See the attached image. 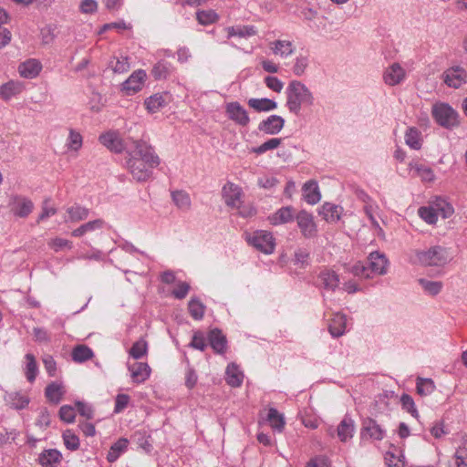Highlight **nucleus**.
I'll return each instance as SVG.
<instances>
[{"label": "nucleus", "instance_id": "obj_1", "mask_svg": "<svg viewBox=\"0 0 467 467\" xmlns=\"http://www.w3.org/2000/svg\"><path fill=\"white\" fill-rule=\"evenodd\" d=\"M161 161L153 148L141 140H135L133 147L127 150L125 166L137 182L148 181Z\"/></svg>", "mask_w": 467, "mask_h": 467}, {"label": "nucleus", "instance_id": "obj_2", "mask_svg": "<svg viewBox=\"0 0 467 467\" xmlns=\"http://www.w3.org/2000/svg\"><path fill=\"white\" fill-rule=\"evenodd\" d=\"M285 94V107L295 115H298L303 107H311L315 102L313 92L299 80L290 81Z\"/></svg>", "mask_w": 467, "mask_h": 467}, {"label": "nucleus", "instance_id": "obj_3", "mask_svg": "<svg viewBox=\"0 0 467 467\" xmlns=\"http://www.w3.org/2000/svg\"><path fill=\"white\" fill-rule=\"evenodd\" d=\"M388 265L389 261L384 254L373 252L368 257V264L357 262L352 265H347L346 270L359 278L369 279L375 275H385L388 271Z\"/></svg>", "mask_w": 467, "mask_h": 467}, {"label": "nucleus", "instance_id": "obj_4", "mask_svg": "<svg viewBox=\"0 0 467 467\" xmlns=\"http://www.w3.org/2000/svg\"><path fill=\"white\" fill-rule=\"evenodd\" d=\"M411 261L421 265L441 266L451 261V256L446 248L436 245L427 250H415Z\"/></svg>", "mask_w": 467, "mask_h": 467}, {"label": "nucleus", "instance_id": "obj_5", "mask_svg": "<svg viewBox=\"0 0 467 467\" xmlns=\"http://www.w3.org/2000/svg\"><path fill=\"white\" fill-rule=\"evenodd\" d=\"M246 242L258 251L271 254L275 249V239L271 232L256 230L253 233H245Z\"/></svg>", "mask_w": 467, "mask_h": 467}, {"label": "nucleus", "instance_id": "obj_6", "mask_svg": "<svg viewBox=\"0 0 467 467\" xmlns=\"http://www.w3.org/2000/svg\"><path fill=\"white\" fill-rule=\"evenodd\" d=\"M435 121L446 129H453L459 125V114L447 103H436L432 107Z\"/></svg>", "mask_w": 467, "mask_h": 467}, {"label": "nucleus", "instance_id": "obj_7", "mask_svg": "<svg viewBox=\"0 0 467 467\" xmlns=\"http://www.w3.org/2000/svg\"><path fill=\"white\" fill-rule=\"evenodd\" d=\"M445 85L452 88H460L467 83V70L460 65L445 69L441 75Z\"/></svg>", "mask_w": 467, "mask_h": 467}, {"label": "nucleus", "instance_id": "obj_8", "mask_svg": "<svg viewBox=\"0 0 467 467\" xmlns=\"http://www.w3.org/2000/svg\"><path fill=\"white\" fill-rule=\"evenodd\" d=\"M296 220L297 227L305 238L310 239L317 235V226L311 213L302 210L296 215Z\"/></svg>", "mask_w": 467, "mask_h": 467}, {"label": "nucleus", "instance_id": "obj_9", "mask_svg": "<svg viewBox=\"0 0 467 467\" xmlns=\"http://www.w3.org/2000/svg\"><path fill=\"white\" fill-rule=\"evenodd\" d=\"M146 72L142 69L135 70L127 80L121 84L120 90L126 96H132L141 90L146 79Z\"/></svg>", "mask_w": 467, "mask_h": 467}, {"label": "nucleus", "instance_id": "obj_10", "mask_svg": "<svg viewBox=\"0 0 467 467\" xmlns=\"http://www.w3.org/2000/svg\"><path fill=\"white\" fill-rule=\"evenodd\" d=\"M222 195L227 206L231 208H240L244 196L243 190L240 186L228 182L222 189Z\"/></svg>", "mask_w": 467, "mask_h": 467}, {"label": "nucleus", "instance_id": "obj_11", "mask_svg": "<svg viewBox=\"0 0 467 467\" xmlns=\"http://www.w3.org/2000/svg\"><path fill=\"white\" fill-rule=\"evenodd\" d=\"M225 113L236 125L246 127L250 123L247 110L237 101L226 103Z\"/></svg>", "mask_w": 467, "mask_h": 467}, {"label": "nucleus", "instance_id": "obj_12", "mask_svg": "<svg viewBox=\"0 0 467 467\" xmlns=\"http://www.w3.org/2000/svg\"><path fill=\"white\" fill-rule=\"evenodd\" d=\"M99 141L114 153H121L125 150L123 140L117 130H109L101 133L99 136Z\"/></svg>", "mask_w": 467, "mask_h": 467}, {"label": "nucleus", "instance_id": "obj_13", "mask_svg": "<svg viewBox=\"0 0 467 467\" xmlns=\"http://www.w3.org/2000/svg\"><path fill=\"white\" fill-rule=\"evenodd\" d=\"M284 126L285 119L283 117L270 115L259 123L258 130L267 135H276L283 130Z\"/></svg>", "mask_w": 467, "mask_h": 467}, {"label": "nucleus", "instance_id": "obj_14", "mask_svg": "<svg viewBox=\"0 0 467 467\" xmlns=\"http://www.w3.org/2000/svg\"><path fill=\"white\" fill-rule=\"evenodd\" d=\"M406 78V70L399 63L389 66L383 73V80L389 86H396Z\"/></svg>", "mask_w": 467, "mask_h": 467}, {"label": "nucleus", "instance_id": "obj_15", "mask_svg": "<svg viewBox=\"0 0 467 467\" xmlns=\"http://www.w3.org/2000/svg\"><path fill=\"white\" fill-rule=\"evenodd\" d=\"M128 370L132 382L140 384L145 382L150 376L151 369L146 362H134L128 364Z\"/></svg>", "mask_w": 467, "mask_h": 467}, {"label": "nucleus", "instance_id": "obj_16", "mask_svg": "<svg viewBox=\"0 0 467 467\" xmlns=\"http://www.w3.org/2000/svg\"><path fill=\"white\" fill-rule=\"evenodd\" d=\"M272 53L281 58L291 57L296 50L295 45L290 40H275L269 43Z\"/></svg>", "mask_w": 467, "mask_h": 467}, {"label": "nucleus", "instance_id": "obj_17", "mask_svg": "<svg viewBox=\"0 0 467 467\" xmlns=\"http://www.w3.org/2000/svg\"><path fill=\"white\" fill-rule=\"evenodd\" d=\"M170 99L168 93H156L144 100V106L149 113H156L168 105Z\"/></svg>", "mask_w": 467, "mask_h": 467}, {"label": "nucleus", "instance_id": "obj_18", "mask_svg": "<svg viewBox=\"0 0 467 467\" xmlns=\"http://www.w3.org/2000/svg\"><path fill=\"white\" fill-rule=\"evenodd\" d=\"M336 433L341 442H348L355 433L354 420L350 417L345 416L337 425Z\"/></svg>", "mask_w": 467, "mask_h": 467}, {"label": "nucleus", "instance_id": "obj_19", "mask_svg": "<svg viewBox=\"0 0 467 467\" xmlns=\"http://www.w3.org/2000/svg\"><path fill=\"white\" fill-rule=\"evenodd\" d=\"M42 69L41 63L35 58H30L21 63L18 67L19 74L26 78H36Z\"/></svg>", "mask_w": 467, "mask_h": 467}, {"label": "nucleus", "instance_id": "obj_20", "mask_svg": "<svg viewBox=\"0 0 467 467\" xmlns=\"http://www.w3.org/2000/svg\"><path fill=\"white\" fill-rule=\"evenodd\" d=\"M409 170L412 176L420 177L423 182H432L435 179L433 171L418 161H410Z\"/></svg>", "mask_w": 467, "mask_h": 467}, {"label": "nucleus", "instance_id": "obj_21", "mask_svg": "<svg viewBox=\"0 0 467 467\" xmlns=\"http://www.w3.org/2000/svg\"><path fill=\"white\" fill-rule=\"evenodd\" d=\"M295 218V211L291 206L282 207L268 217L269 223L272 225L287 223L292 222Z\"/></svg>", "mask_w": 467, "mask_h": 467}, {"label": "nucleus", "instance_id": "obj_22", "mask_svg": "<svg viewBox=\"0 0 467 467\" xmlns=\"http://www.w3.org/2000/svg\"><path fill=\"white\" fill-rule=\"evenodd\" d=\"M347 330V317L341 313H336L328 325V331L333 337H342Z\"/></svg>", "mask_w": 467, "mask_h": 467}, {"label": "nucleus", "instance_id": "obj_23", "mask_svg": "<svg viewBox=\"0 0 467 467\" xmlns=\"http://www.w3.org/2000/svg\"><path fill=\"white\" fill-rule=\"evenodd\" d=\"M228 38L238 36L240 38H249L257 34V28L253 25H238L228 26L226 29Z\"/></svg>", "mask_w": 467, "mask_h": 467}, {"label": "nucleus", "instance_id": "obj_24", "mask_svg": "<svg viewBox=\"0 0 467 467\" xmlns=\"http://www.w3.org/2000/svg\"><path fill=\"white\" fill-rule=\"evenodd\" d=\"M318 278L322 286L330 291H335L340 284L338 275L331 269H324L320 272Z\"/></svg>", "mask_w": 467, "mask_h": 467}, {"label": "nucleus", "instance_id": "obj_25", "mask_svg": "<svg viewBox=\"0 0 467 467\" xmlns=\"http://www.w3.org/2000/svg\"><path fill=\"white\" fill-rule=\"evenodd\" d=\"M4 400L6 405L15 410L25 409L29 403V398L17 391L6 392Z\"/></svg>", "mask_w": 467, "mask_h": 467}, {"label": "nucleus", "instance_id": "obj_26", "mask_svg": "<svg viewBox=\"0 0 467 467\" xmlns=\"http://www.w3.org/2000/svg\"><path fill=\"white\" fill-rule=\"evenodd\" d=\"M303 198L311 205L317 203L321 199L318 185L315 181H308L303 185Z\"/></svg>", "mask_w": 467, "mask_h": 467}, {"label": "nucleus", "instance_id": "obj_27", "mask_svg": "<svg viewBox=\"0 0 467 467\" xmlns=\"http://www.w3.org/2000/svg\"><path fill=\"white\" fill-rule=\"evenodd\" d=\"M65 387L59 382H51L45 389V395L47 400L54 404H58L65 394Z\"/></svg>", "mask_w": 467, "mask_h": 467}, {"label": "nucleus", "instance_id": "obj_28", "mask_svg": "<svg viewBox=\"0 0 467 467\" xmlns=\"http://www.w3.org/2000/svg\"><path fill=\"white\" fill-rule=\"evenodd\" d=\"M225 380L231 387H240L244 380V374L237 365L231 363L225 370Z\"/></svg>", "mask_w": 467, "mask_h": 467}, {"label": "nucleus", "instance_id": "obj_29", "mask_svg": "<svg viewBox=\"0 0 467 467\" xmlns=\"http://www.w3.org/2000/svg\"><path fill=\"white\" fill-rule=\"evenodd\" d=\"M129 444L130 441L128 439L119 438L110 446L107 454V461L109 462H116L120 457V455H122L127 451Z\"/></svg>", "mask_w": 467, "mask_h": 467}, {"label": "nucleus", "instance_id": "obj_30", "mask_svg": "<svg viewBox=\"0 0 467 467\" xmlns=\"http://www.w3.org/2000/svg\"><path fill=\"white\" fill-rule=\"evenodd\" d=\"M405 143L412 150H420L422 146L421 132L415 127H410L405 131Z\"/></svg>", "mask_w": 467, "mask_h": 467}, {"label": "nucleus", "instance_id": "obj_31", "mask_svg": "<svg viewBox=\"0 0 467 467\" xmlns=\"http://www.w3.org/2000/svg\"><path fill=\"white\" fill-rule=\"evenodd\" d=\"M23 90V85L18 81H8L0 87V96L5 100H9L13 97L20 94Z\"/></svg>", "mask_w": 467, "mask_h": 467}, {"label": "nucleus", "instance_id": "obj_32", "mask_svg": "<svg viewBox=\"0 0 467 467\" xmlns=\"http://www.w3.org/2000/svg\"><path fill=\"white\" fill-rule=\"evenodd\" d=\"M248 106L258 112L271 111L277 108V103L270 99H250L248 100Z\"/></svg>", "mask_w": 467, "mask_h": 467}, {"label": "nucleus", "instance_id": "obj_33", "mask_svg": "<svg viewBox=\"0 0 467 467\" xmlns=\"http://www.w3.org/2000/svg\"><path fill=\"white\" fill-rule=\"evenodd\" d=\"M342 207L330 202L322 205L321 214L324 219L329 223H335L340 219Z\"/></svg>", "mask_w": 467, "mask_h": 467}, {"label": "nucleus", "instance_id": "obj_34", "mask_svg": "<svg viewBox=\"0 0 467 467\" xmlns=\"http://www.w3.org/2000/svg\"><path fill=\"white\" fill-rule=\"evenodd\" d=\"M266 420L275 431L282 432L284 431L285 425V417L276 409H269Z\"/></svg>", "mask_w": 467, "mask_h": 467}, {"label": "nucleus", "instance_id": "obj_35", "mask_svg": "<svg viewBox=\"0 0 467 467\" xmlns=\"http://www.w3.org/2000/svg\"><path fill=\"white\" fill-rule=\"evenodd\" d=\"M209 342L213 349L217 353H223L226 349V338L218 329L211 330L209 333Z\"/></svg>", "mask_w": 467, "mask_h": 467}, {"label": "nucleus", "instance_id": "obj_36", "mask_svg": "<svg viewBox=\"0 0 467 467\" xmlns=\"http://www.w3.org/2000/svg\"><path fill=\"white\" fill-rule=\"evenodd\" d=\"M173 70L174 67L171 63L165 60H160L154 65L151 74L155 79H164L167 78Z\"/></svg>", "mask_w": 467, "mask_h": 467}, {"label": "nucleus", "instance_id": "obj_37", "mask_svg": "<svg viewBox=\"0 0 467 467\" xmlns=\"http://www.w3.org/2000/svg\"><path fill=\"white\" fill-rule=\"evenodd\" d=\"M88 209L75 204L67 209V216L65 217L66 222H79L88 218Z\"/></svg>", "mask_w": 467, "mask_h": 467}, {"label": "nucleus", "instance_id": "obj_38", "mask_svg": "<svg viewBox=\"0 0 467 467\" xmlns=\"http://www.w3.org/2000/svg\"><path fill=\"white\" fill-rule=\"evenodd\" d=\"M26 366H25V375L26 379L29 382H34L37 374H38V366L36 360V358L33 354L27 353L25 356Z\"/></svg>", "mask_w": 467, "mask_h": 467}, {"label": "nucleus", "instance_id": "obj_39", "mask_svg": "<svg viewBox=\"0 0 467 467\" xmlns=\"http://www.w3.org/2000/svg\"><path fill=\"white\" fill-rule=\"evenodd\" d=\"M436 389V385L431 379L418 377L416 379V390L420 396H429Z\"/></svg>", "mask_w": 467, "mask_h": 467}, {"label": "nucleus", "instance_id": "obj_40", "mask_svg": "<svg viewBox=\"0 0 467 467\" xmlns=\"http://www.w3.org/2000/svg\"><path fill=\"white\" fill-rule=\"evenodd\" d=\"M82 135L78 131L70 129L66 141V147L67 150L72 152H78L79 150L82 148Z\"/></svg>", "mask_w": 467, "mask_h": 467}, {"label": "nucleus", "instance_id": "obj_41", "mask_svg": "<svg viewBox=\"0 0 467 467\" xmlns=\"http://www.w3.org/2000/svg\"><path fill=\"white\" fill-rule=\"evenodd\" d=\"M94 356V353L90 348L86 345H78L72 350V359L77 363L85 362Z\"/></svg>", "mask_w": 467, "mask_h": 467}, {"label": "nucleus", "instance_id": "obj_42", "mask_svg": "<svg viewBox=\"0 0 467 467\" xmlns=\"http://www.w3.org/2000/svg\"><path fill=\"white\" fill-rule=\"evenodd\" d=\"M174 204L182 211H189L192 205L190 195L184 191H174L171 192Z\"/></svg>", "mask_w": 467, "mask_h": 467}, {"label": "nucleus", "instance_id": "obj_43", "mask_svg": "<svg viewBox=\"0 0 467 467\" xmlns=\"http://www.w3.org/2000/svg\"><path fill=\"white\" fill-rule=\"evenodd\" d=\"M431 205L435 210L436 214L438 216L441 215L443 218L450 217L454 212L453 207L441 198H436Z\"/></svg>", "mask_w": 467, "mask_h": 467}, {"label": "nucleus", "instance_id": "obj_44", "mask_svg": "<svg viewBox=\"0 0 467 467\" xmlns=\"http://www.w3.org/2000/svg\"><path fill=\"white\" fill-rule=\"evenodd\" d=\"M148 354V342L144 338H140L133 343L129 350V356L133 359H140Z\"/></svg>", "mask_w": 467, "mask_h": 467}, {"label": "nucleus", "instance_id": "obj_45", "mask_svg": "<svg viewBox=\"0 0 467 467\" xmlns=\"http://www.w3.org/2000/svg\"><path fill=\"white\" fill-rule=\"evenodd\" d=\"M34 204L27 198H16L14 213L19 217H26L33 210Z\"/></svg>", "mask_w": 467, "mask_h": 467}, {"label": "nucleus", "instance_id": "obj_46", "mask_svg": "<svg viewBox=\"0 0 467 467\" xmlns=\"http://www.w3.org/2000/svg\"><path fill=\"white\" fill-rule=\"evenodd\" d=\"M419 284L423 291L430 296L438 295L443 286L442 282L441 281H431L426 278L419 279Z\"/></svg>", "mask_w": 467, "mask_h": 467}, {"label": "nucleus", "instance_id": "obj_47", "mask_svg": "<svg viewBox=\"0 0 467 467\" xmlns=\"http://www.w3.org/2000/svg\"><path fill=\"white\" fill-rule=\"evenodd\" d=\"M368 436L376 441H381L385 437V431L375 421L370 420L364 427Z\"/></svg>", "mask_w": 467, "mask_h": 467}, {"label": "nucleus", "instance_id": "obj_48", "mask_svg": "<svg viewBox=\"0 0 467 467\" xmlns=\"http://www.w3.org/2000/svg\"><path fill=\"white\" fill-rule=\"evenodd\" d=\"M282 140H283L281 138L269 139L260 146L252 148L251 151L258 155H261L268 150H272L278 148L281 145Z\"/></svg>", "mask_w": 467, "mask_h": 467}, {"label": "nucleus", "instance_id": "obj_49", "mask_svg": "<svg viewBox=\"0 0 467 467\" xmlns=\"http://www.w3.org/2000/svg\"><path fill=\"white\" fill-rule=\"evenodd\" d=\"M419 216L429 224H435L438 220V215L435 210L430 204L429 206L420 207L418 210Z\"/></svg>", "mask_w": 467, "mask_h": 467}, {"label": "nucleus", "instance_id": "obj_50", "mask_svg": "<svg viewBox=\"0 0 467 467\" xmlns=\"http://www.w3.org/2000/svg\"><path fill=\"white\" fill-rule=\"evenodd\" d=\"M188 308L190 315L195 320H201L203 317L205 307L200 300L195 298L191 299L188 304Z\"/></svg>", "mask_w": 467, "mask_h": 467}, {"label": "nucleus", "instance_id": "obj_51", "mask_svg": "<svg viewBox=\"0 0 467 467\" xmlns=\"http://www.w3.org/2000/svg\"><path fill=\"white\" fill-rule=\"evenodd\" d=\"M196 18L201 25L207 26L215 23L219 16L213 10H202L196 13Z\"/></svg>", "mask_w": 467, "mask_h": 467}, {"label": "nucleus", "instance_id": "obj_52", "mask_svg": "<svg viewBox=\"0 0 467 467\" xmlns=\"http://www.w3.org/2000/svg\"><path fill=\"white\" fill-rule=\"evenodd\" d=\"M60 453L57 450H48L43 452L39 457L41 465L48 467L59 462Z\"/></svg>", "mask_w": 467, "mask_h": 467}, {"label": "nucleus", "instance_id": "obj_53", "mask_svg": "<svg viewBox=\"0 0 467 467\" xmlns=\"http://www.w3.org/2000/svg\"><path fill=\"white\" fill-rule=\"evenodd\" d=\"M63 441L67 449L70 451H76L79 447L78 437L71 431L67 430L63 432Z\"/></svg>", "mask_w": 467, "mask_h": 467}, {"label": "nucleus", "instance_id": "obj_54", "mask_svg": "<svg viewBox=\"0 0 467 467\" xmlns=\"http://www.w3.org/2000/svg\"><path fill=\"white\" fill-rule=\"evenodd\" d=\"M400 402H401L402 408L404 410H406L409 413H410L411 416H413L414 418L419 417V412L416 409L415 402H414L413 399L411 398V396H410L409 394H403L400 397Z\"/></svg>", "mask_w": 467, "mask_h": 467}, {"label": "nucleus", "instance_id": "obj_55", "mask_svg": "<svg viewBox=\"0 0 467 467\" xmlns=\"http://www.w3.org/2000/svg\"><path fill=\"white\" fill-rule=\"evenodd\" d=\"M307 66H308V58L306 57L302 56V55L296 57V58L295 59L294 66H293L294 74L297 77L302 76L305 73Z\"/></svg>", "mask_w": 467, "mask_h": 467}, {"label": "nucleus", "instance_id": "obj_56", "mask_svg": "<svg viewBox=\"0 0 467 467\" xmlns=\"http://www.w3.org/2000/svg\"><path fill=\"white\" fill-rule=\"evenodd\" d=\"M47 244L55 252H58L64 248H67V249L72 248V243L70 241L64 239V238H60V237L51 239L47 243Z\"/></svg>", "mask_w": 467, "mask_h": 467}, {"label": "nucleus", "instance_id": "obj_57", "mask_svg": "<svg viewBox=\"0 0 467 467\" xmlns=\"http://www.w3.org/2000/svg\"><path fill=\"white\" fill-rule=\"evenodd\" d=\"M59 418L67 423L74 422L76 418L74 408L69 405H63L59 410Z\"/></svg>", "mask_w": 467, "mask_h": 467}, {"label": "nucleus", "instance_id": "obj_58", "mask_svg": "<svg viewBox=\"0 0 467 467\" xmlns=\"http://www.w3.org/2000/svg\"><path fill=\"white\" fill-rule=\"evenodd\" d=\"M264 81H265V86L269 89H271V90H273V91H275L276 93H280L283 90V88H284V82L281 81L276 77L267 76V77L265 78Z\"/></svg>", "mask_w": 467, "mask_h": 467}, {"label": "nucleus", "instance_id": "obj_59", "mask_svg": "<svg viewBox=\"0 0 467 467\" xmlns=\"http://www.w3.org/2000/svg\"><path fill=\"white\" fill-rule=\"evenodd\" d=\"M111 67L115 73L120 74L127 72L130 69V65L127 57H120L116 59L114 64L112 63Z\"/></svg>", "mask_w": 467, "mask_h": 467}, {"label": "nucleus", "instance_id": "obj_60", "mask_svg": "<svg viewBox=\"0 0 467 467\" xmlns=\"http://www.w3.org/2000/svg\"><path fill=\"white\" fill-rule=\"evenodd\" d=\"M190 285L186 282H178L172 290V296L177 299H183L189 293Z\"/></svg>", "mask_w": 467, "mask_h": 467}, {"label": "nucleus", "instance_id": "obj_61", "mask_svg": "<svg viewBox=\"0 0 467 467\" xmlns=\"http://www.w3.org/2000/svg\"><path fill=\"white\" fill-rule=\"evenodd\" d=\"M378 210H379V207L375 204H367L364 207V212H365L366 215L368 217L371 224L375 228L380 229L379 223L376 219V214L378 213Z\"/></svg>", "mask_w": 467, "mask_h": 467}, {"label": "nucleus", "instance_id": "obj_62", "mask_svg": "<svg viewBox=\"0 0 467 467\" xmlns=\"http://www.w3.org/2000/svg\"><path fill=\"white\" fill-rule=\"evenodd\" d=\"M306 467H331V462L327 456H316L307 462Z\"/></svg>", "mask_w": 467, "mask_h": 467}, {"label": "nucleus", "instance_id": "obj_63", "mask_svg": "<svg viewBox=\"0 0 467 467\" xmlns=\"http://www.w3.org/2000/svg\"><path fill=\"white\" fill-rule=\"evenodd\" d=\"M130 402V396L127 394H118L115 399L114 412L119 413L124 410Z\"/></svg>", "mask_w": 467, "mask_h": 467}, {"label": "nucleus", "instance_id": "obj_64", "mask_svg": "<svg viewBox=\"0 0 467 467\" xmlns=\"http://www.w3.org/2000/svg\"><path fill=\"white\" fill-rule=\"evenodd\" d=\"M98 9V2L96 0H82L79 4V10L83 14H93Z\"/></svg>", "mask_w": 467, "mask_h": 467}]
</instances>
